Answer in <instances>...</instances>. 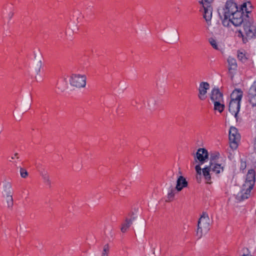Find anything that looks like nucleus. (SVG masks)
<instances>
[{"label": "nucleus", "mask_w": 256, "mask_h": 256, "mask_svg": "<svg viewBox=\"0 0 256 256\" xmlns=\"http://www.w3.org/2000/svg\"><path fill=\"white\" fill-rule=\"evenodd\" d=\"M252 4L250 2H248V3H244L242 5L241 8L239 9L242 13L244 10H245L246 13H249L251 10Z\"/></svg>", "instance_id": "b1692460"}, {"label": "nucleus", "mask_w": 256, "mask_h": 256, "mask_svg": "<svg viewBox=\"0 0 256 256\" xmlns=\"http://www.w3.org/2000/svg\"><path fill=\"white\" fill-rule=\"evenodd\" d=\"M162 38L168 42H174L179 39L178 33H164Z\"/></svg>", "instance_id": "2eb2a0df"}, {"label": "nucleus", "mask_w": 256, "mask_h": 256, "mask_svg": "<svg viewBox=\"0 0 256 256\" xmlns=\"http://www.w3.org/2000/svg\"><path fill=\"white\" fill-rule=\"evenodd\" d=\"M240 139V135L238 130L234 126H231L229 130V140L230 148L234 150L238 146V142Z\"/></svg>", "instance_id": "423d86ee"}, {"label": "nucleus", "mask_w": 256, "mask_h": 256, "mask_svg": "<svg viewBox=\"0 0 256 256\" xmlns=\"http://www.w3.org/2000/svg\"><path fill=\"white\" fill-rule=\"evenodd\" d=\"M200 4H202L204 8V18L208 24L212 18V8L211 6V4H206V3H204V2Z\"/></svg>", "instance_id": "9d476101"}, {"label": "nucleus", "mask_w": 256, "mask_h": 256, "mask_svg": "<svg viewBox=\"0 0 256 256\" xmlns=\"http://www.w3.org/2000/svg\"><path fill=\"white\" fill-rule=\"evenodd\" d=\"M175 195V190L173 188H170L168 194V200H171L173 199Z\"/></svg>", "instance_id": "c85d7f7f"}, {"label": "nucleus", "mask_w": 256, "mask_h": 256, "mask_svg": "<svg viewBox=\"0 0 256 256\" xmlns=\"http://www.w3.org/2000/svg\"><path fill=\"white\" fill-rule=\"evenodd\" d=\"M208 150L203 148H200L198 150L197 152L194 156V160L196 162H198L199 164L195 166V169L196 172V181L198 182H201L202 180V168L200 165L204 164L206 160H208Z\"/></svg>", "instance_id": "20e7f679"}, {"label": "nucleus", "mask_w": 256, "mask_h": 256, "mask_svg": "<svg viewBox=\"0 0 256 256\" xmlns=\"http://www.w3.org/2000/svg\"><path fill=\"white\" fill-rule=\"evenodd\" d=\"M221 18H232L234 26H240L243 22L242 12L239 10L238 4L233 0H227L224 6L219 10Z\"/></svg>", "instance_id": "f257e3e1"}, {"label": "nucleus", "mask_w": 256, "mask_h": 256, "mask_svg": "<svg viewBox=\"0 0 256 256\" xmlns=\"http://www.w3.org/2000/svg\"><path fill=\"white\" fill-rule=\"evenodd\" d=\"M210 100L212 102L223 100V95L218 88L212 90L210 94Z\"/></svg>", "instance_id": "4468645a"}, {"label": "nucleus", "mask_w": 256, "mask_h": 256, "mask_svg": "<svg viewBox=\"0 0 256 256\" xmlns=\"http://www.w3.org/2000/svg\"><path fill=\"white\" fill-rule=\"evenodd\" d=\"M42 66V62L41 59L38 58V60H36V68H35L36 72L37 74H38L40 73Z\"/></svg>", "instance_id": "cd10ccee"}, {"label": "nucleus", "mask_w": 256, "mask_h": 256, "mask_svg": "<svg viewBox=\"0 0 256 256\" xmlns=\"http://www.w3.org/2000/svg\"><path fill=\"white\" fill-rule=\"evenodd\" d=\"M214 104V110H218L220 113L222 112L224 108V100L220 101L213 102Z\"/></svg>", "instance_id": "412c9836"}, {"label": "nucleus", "mask_w": 256, "mask_h": 256, "mask_svg": "<svg viewBox=\"0 0 256 256\" xmlns=\"http://www.w3.org/2000/svg\"><path fill=\"white\" fill-rule=\"evenodd\" d=\"M4 196L12 194V186L10 182L7 180L2 182V192Z\"/></svg>", "instance_id": "dca6fc26"}, {"label": "nucleus", "mask_w": 256, "mask_h": 256, "mask_svg": "<svg viewBox=\"0 0 256 256\" xmlns=\"http://www.w3.org/2000/svg\"><path fill=\"white\" fill-rule=\"evenodd\" d=\"M238 36L242 38V42L246 44L250 40L254 38L256 36L254 33H238Z\"/></svg>", "instance_id": "a211bd4d"}, {"label": "nucleus", "mask_w": 256, "mask_h": 256, "mask_svg": "<svg viewBox=\"0 0 256 256\" xmlns=\"http://www.w3.org/2000/svg\"><path fill=\"white\" fill-rule=\"evenodd\" d=\"M242 97V92L240 89L234 90L230 95L231 100L229 104V111L234 116L236 120Z\"/></svg>", "instance_id": "7ed1b4c3"}, {"label": "nucleus", "mask_w": 256, "mask_h": 256, "mask_svg": "<svg viewBox=\"0 0 256 256\" xmlns=\"http://www.w3.org/2000/svg\"><path fill=\"white\" fill-rule=\"evenodd\" d=\"M218 37L214 36L208 38V42L212 48L216 50H218V45L217 44V41Z\"/></svg>", "instance_id": "4be33fe9"}, {"label": "nucleus", "mask_w": 256, "mask_h": 256, "mask_svg": "<svg viewBox=\"0 0 256 256\" xmlns=\"http://www.w3.org/2000/svg\"><path fill=\"white\" fill-rule=\"evenodd\" d=\"M20 174L22 178H26L28 176V172L26 170V169L23 168H20Z\"/></svg>", "instance_id": "7c9ffc66"}, {"label": "nucleus", "mask_w": 256, "mask_h": 256, "mask_svg": "<svg viewBox=\"0 0 256 256\" xmlns=\"http://www.w3.org/2000/svg\"><path fill=\"white\" fill-rule=\"evenodd\" d=\"M213 1L214 0H202L200 3L204 2V3H206V4H211Z\"/></svg>", "instance_id": "f704fd0d"}, {"label": "nucleus", "mask_w": 256, "mask_h": 256, "mask_svg": "<svg viewBox=\"0 0 256 256\" xmlns=\"http://www.w3.org/2000/svg\"><path fill=\"white\" fill-rule=\"evenodd\" d=\"M222 24L224 26H230L232 24L234 25L232 22V18H223Z\"/></svg>", "instance_id": "393cba45"}, {"label": "nucleus", "mask_w": 256, "mask_h": 256, "mask_svg": "<svg viewBox=\"0 0 256 256\" xmlns=\"http://www.w3.org/2000/svg\"><path fill=\"white\" fill-rule=\"evenodd\" d=\"M255 182V172L252 170H250L246 174V179L244 184L248 188H253Z\"/></svg>", "instance_id": "9b49d317"}, {"label": "nucleus", "mask_w": 256, "mask_h": 256, "mask_svg": "<svg viewBox=\"0 0 256 256\" xmlns=\"http://www.w3.org/2000/svg\"><path fill=\"white\" fill-rule=\"evenodd\" d=\"M86 78L85 75L72 74L70 78L71 86L77 88H84L86 86Z\"/></svg>", "instance_id": "0eeeda50"}, {"label": "nucleus", "mask_w": 256, "mask_h": 256, "mask_svg": "<svg viewBox=\"0 0 256 256\" xmlns=\"http://www.w3.org/2000/svg\"><path fill=\"white\" fill-rule=\"evenodd\" d=\"M238 58L242 62H244L246 60V58L245 56V54L241 50L238 51Z\"/></svg>", "instance_id": "bb28decb"}, {"label": "nucleus", "mask_w": 256, "mask_h": 256, "mask_svg": "<svg viewBox=\"0 0 256 256\" xmlns=\"http://www.w3.org/2000/svg\"><path fill=\"white\" fill-rule=\"evenodd\" d=\"M210 218L208 214L203 212L199 218L198 224V228L196 235L198 238H200L203 235L206 234L210 230Z\"/></svg>", "instance_id": "39448f33"}, {"label": "nucleus", "mask_w": 256, "mask_h": 256, "mask_svg": "<svg viewBox=\"0 0 256 256\" xmlns=\"http://www.w3.org/2000/svg\"><path fill=\"white\" fill-rule=\"evenodd\" d=\"M248 97L252 106H256V80L253 83L249 90Z\"/></svg>", "instance_id": "ddd939ff"}, {"label": "nucleus", "mask_w": 256, "mask_h": 256, "mask_svg": "<svg viewBox=\"0 0 256 256\" xmlns=\"http://www.w3.org/2000/svg\"><path fill=\"white\" fill-rule=\"evenodd\" d=\"M252 189L251 188L245 186L243 184L241 190L236 196V200L240 201L247 199L250 196Z\"/></svg>", "instance_id": "1a4fd4ad"}, {"label": "nucleus", "mask_w": 256, "mask_h": 256, "mask_svg": "<svg viewBox=\"0 0 256 256\" xmlns=\"http://www.w3.org/2000/svg\"><path fill=\"white\" fill-rule=\"evenodd\" d=\"M188 186V182L186 178L182 176H180L177 180L176 189L178 191H181L184 188Z\"/></svg>", "instance_id": "f3484780"}, {"label": "nucleus", "mask_w": 256, "mask_h": 256, "mask_svg": "<svg viewBox=\"0 0 256 256\" xmlns=\"http://www.w3.org/2000/svg\"><path fill=\"white\" fill-rule=\"evenodd\" d=\"M14 14L13 12H10L7 15V18L10 21L13 17Z\"/></svg>", "instance_id": "72a5a7b5"}, {"label": "nucleus", "mask_w": 256, "mask_h": 256, "mask_svg": "<svg viewBox=\"0 0 256 256\" xmlns=\"http://www.w3.org/2000/svg\"><path fill=\"white\" fill-rule=\"evenodd\" d=\"M210 84L205 82H201L198 88V98L200 100H204L206 98L207 91L210 89Z\"/></svg>", "instance_id": "6e6552de"}, {"label": "nucleus", "mask_w": 256, "mask_h": 256, "mask_svg": "<svg viewBox=\"0 0 256 256\" xmlns=\"http://www.w3.org/2000/svg\"><path fill=\"white\" fill-rule=\"evenodd\" d=\"M224 171V167L221 164L210 160L208 166L202 169V174L207 184L212 183V176L213 174H218Z\"/></svg>", "instance_id": "f03ea898"}, {"label": "nucleus", "mask_w": 256, "mask_h": 256, "mask_svg": "<svg viewBox=\"0 0 256 256\" xmlns=\"http://www.w3.org/2000/svg\"><path fill=\"white\" fill-rule=\"evenodd\" d=\"M136 219L135 217H132L130 219L126 218L124 222L122 224L120 230L122 232H126L130 226L132 224V222Z\"/></svg>", "instance_id": "6ab92c4d"}, {"label": "nucleus", "mask_w": 256, "mask_h": 256, "mask_svg": "<svg viewBox=\"0 0 256 256\" xmlns=\"http://www.w3.org/2000/svg\"><path fill=\"white\" fill-rule=\"evenodd\" d=\"M18 154V153H16L14 154V156H12L11 158H10V160L11 161L12 160L14 159V157H16L17 159H18L19 158L18 156H17Z\"/></svg>", "instance_id": "c9c22d12"}, {"label": "nucleus", "mask_w": 256, "mask_h": 256, "mask_svg": "<svg viewBox=\"0 0 256 256\" xmlns=\"http://www.w3.org/2000/svg\"><path fill=\"white\" fill-rule=\"evenodd\" d=\"M246 160H241L240 166V170H244L246 169Z\"/></svg>", "instance_id": "2f4dec72"}, {"label": "nucleus", "mask_w": 256, "mask_h": 256, "mask_svg": "<svg viewBox=\"0 0 256 256\" xmlns=\"http://www.w3.org/2000/svg\"><path fill=\"white\" fill-rule=\"evenodd\" d=\"M83 18L84 16L82 14L78 13V15L76 16V20L78 22H80Z\"/></svg>", "instance_id": "473e14b6"}, {"label": "nucleus", "mask_w": 256, "mask_h": 256, "mask_svg": "<svg viewBox=\"0 0 256 256\" xmlns=\"http://www.w3.org/2000/svg\"><path fill=\"white\" fill-rule=\"evenodd\" d=\"M4 196H6V202L9 208H12L13 206V198L12 196V194L6 195Z\"/></svg>", "instance_id": "a878e982"}, {"label": "nucleus", "mask_w": 256, "mask_h": 256, "mask_svg": "<svg viewBox=\"0 0 256 256\" xmlns=\"http://www.w3.org/2000/svg\"><path fill=\"white\" fill-rule=\"evenodd\" d=\"M109 246L108 244L104 246L102 254V256H108L109 252Z\"/></svg>", "instance_id": "c756f323"}, {"label": "nucleus", "mask_w": 256, "mask_h": 256, "mask_svg": "<svg viewBox=\"0 0 256 256\" xmlns=\"http://www.w3.org/2000/svg\"><path fill=\"white\" fill-rule=\"evenodd\" d=\"M40 174L42 176L44 182L47 186L50 187L51 186L52 182L48 172L46 170L41 171L40 172Z\"/></svg>", "instance_id": "aec40b11"}, {"label": "nucleus", "mask_w": 256, "mask_h": 256, "mask_svg": "<svg viewBox=\"0 0 256 256\" xmlns=\"http://www.w3.org/2000/svg\"><path fill=\"white\" fill-rule=\"evenodd\" d=\"M242 256H252L250 254H243Z\"/></svg>", "instance_id": "e433bc0d"}, {"label": "nucleus", "mask_w": 256, "mask_h": 256, "mask_svg": "<svg viewBox=\"0 0 256 256\" xmlns=\"http://www.w3.org/2000/svg\"><path fill=\"white\" fill-rule=\"evenodd\" d=\"M244 30L245 32H254L256 29L253 26H252L249 22H246L244 24Z\"/></svg>", "instance_id": "5701e85b"}, {"label": "nucleus", "mask_w": 256, "mask_h": 256, "mask_svg": "<svg viewBox=\"0 0 256 256\" xmlns=\"http://www.w3.org/2000/svg\"><path fill=\"white\" fill-rule=\"evenodd\" d=\"M228 64V71L232 78L237 70V63L235 58L232 56H228L227 60Z\"/></svg>", "instance_id": "f8f14e48"}]
</instances>
